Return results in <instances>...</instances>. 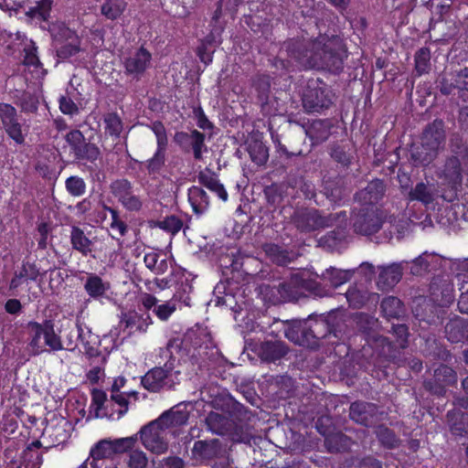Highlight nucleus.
I'll return each mask as SVG.
<instances>
[{
	"instance_id": "obj_1",
	"label": "nucleus",
	"mask_w": 468,
	"mask_h": 468,
	"mask_svg": "<svg viewBox=\"0 0 468 468\" xmlns=\"http://www.w3.org/2000/svg\"><path fill=\"white\" fill-rule=\"evenodd\" d=\"M186 420V415H179L176 410L162 414L141 429L139 434L144 447L157 455L165 453L168 449V436L174 433L173 428Z\"/></svg>"
},
{
	"instance_id": "obj_2",
	"label": "nucleus",
	"mask_w": 468,
	"mask_h": 468,
	"mask_svg": "<svg viewBox=\"0 0 468 468\" xmlns=\"http://www.w3.org/2000/svg\"><path fill=\"white\" fill-rule=\"evenodd\" d=\"M48 31L54 41L61 44L58 49V55L62 58L72 57L81 50L88 49L86 43L64 21L52 22L48 27Z\"/></svg>"
},
{
	"instance_id": "obj_3",
	"label": "nucleus",
	"mask_w": 468,
	"mask_h": 468,
	"mask_svg": "<svg viewBox=\"0 0 468 468\" xmlns=\"http://www.w3.org/2000/svg\"><path fill=\"white\" fill-rule=\"evenodd\" d=\"M90 408L94 411L97 418H109L112 420H119L128 410V403L131 398L136 399V392L132 393H113L112 394V402L117 404L116 411L109 410V400L106 394L99 389H93L91 394Z\"/></svg>"
},
{
	"instance_id": "obj_4",
	"label": "nucleus",
	"mask_w": 468,
	"mask_h": 468,
	"mask_svg": "<svg viewBox=\"0 0 468 468\" xmlns=\"http://www.w3.org/2000/svg\"><path fill=\"white\" fill-rule=\"evenodd\" d=\"M30 336L29 347L35 355L44 352L46 346L53 350H60L62 345L59 336L54 332L52 324L45 321L43 324L31 322L27 325Z\"/></svg>"
},
{
	"instance_id": "obj_5",
	"label": "nucleus",
	"mask_w": 468,
	"mask_h": 468,
	"mask_svg": "<svg viewBox=\"0 0 468 468\" xmlns=\"http://www.w3.org/2000/svg\"><path fill=\"white\" fill-rule=\"evenodd\" d=\"M444 134L441 122H435L423 133L421 148L412 152V158L418 165H427L437 155Z\"/></svg>"
},
{
	"instance_id": "obj_6",
	"label": "nucleus",
	"mask_w": 468,
	"mask_h": 468,
	"mask_svg": "<svg viewBox=\"0 0 468 468\" xmlns=\"http://www.w3.org/2000/svg\"><path fill=\"white\" fill-rule=\"evenodd\" d=\"M180 373L173 360L165 364V367H155L148 371L142 378V385L147 390L156 392L164 386L176 385L179 381Z\"/></svg>"
},
{
	"instance_id": "obj_7",
	"label": "nucleus",
	"mask_w": 468,
	"mask_h": 468,
	"mask_svg": "<svg viewBox=\"0 0 468 468\" xmlns=\"http://www.w3.org/2000/svg\"><path fill=\"white\" fill-rule=\"evenodd\" d=\"M69 438V425L67 420L60 419L55 425L48 424L42 434L41 441L33 442V446L39 448L45 444V447H53L65 442Z\"/></svg>"
},
{
	"instance_id": "obj_8",
	"label": "nucleus",
	"mask_w": 468,
	"mask_h": 468,
	"mask_svg": "<svg viewBox=\"0 0 468 468\" xmlns=\"http://www.w3.org/2000/svg\"><path fill=\"white\" fill-rule=\"evenodd\" d=\"M332 97L331 90L324 85L310 86L303 97V107L308 112H319L332 103Z\"/></svg>"
},
{
	"instance_id": "obj_9",
	"label": "nucleus",
	"mask_w": 468,
	"mask_h": 468,
	"mask_svg": "<svg viewBox=\"0 0 468 468\" xmlns=\"http://www.w3.org/2000/svg\"><path fill=\"white\" fill-rule=\"evenodd\" d=\"M0 120L6 133L16 143L22 144L25 135L16 118V109L7 103H0Z\"/></svg>"
},
{
	"instance_id": "obj_10",
	"label": "nucleus",
	"mask_w": 468,
	"mask_h": 468,
	"mask_svg": "<svg viewBox=\"0 0 468 468\" xmlns=\"http://www.w3.org/2000/svg\"><path fill=\"white\" fill-rule=\"evenodd\" d=\"M116 335L112 332L110 335H104L101 340H99L98 335L91 334L90 331L84 332L82 329L80 330L79 336L86 354L90 356H94L100 354L99 346H102L106 352H110L116 347V340L113 336Z\"/></svg>"
},
{
	"instance_id": "obj_11",
	"label": "nucleus",
	"mask_w": 468,
	"mask_h": 468,
	"mask_svg": "<svg viewBox=\"0 0 468 468\" xmlns=\"http://www.w3.org/2000/svg\"><path fill=\"white\" fill-rule=\"evenodd\" d=\"M114 196L122 204L130 210H137L142 206V201L133 190L127 180H119L112 185Z\"/></svg>"
},
{
	"instance_id": "obj_12",
	"label": "nucleus",
	"mask_w": 468,
	"mask_h": 468,
	"mask_svg": "<svg viewBox=\"0 0 468 468\" xmlns=\"http://www.w3.org/2000/svg\"><path fill=\"white\" fill-rule=\"evenodd\" d=\"M151 63V54L144 48H139L130 53L125 60V69L133 75L142 74Z\"/></svg>"
},
{
	"instance_id": "obj_13",
	"label": "nucleus",
	"mask_w": 468,
	"mask_h": 468,
	"mask_svg": "<svg viewBox=\"0 0 468 468\" xmlns=\"http://www.w3.org/2000/svg\"><path fill=\"white\" fill-rule=\"evenodd\" d=\"M37 449L32 443L24 451L19 462L12 463L9 468H40L42 460Z\"/></svg>"
},
{
	"instance_id": "obj_14",
	"label": "nucleus",
	"mask_w": 468,
	"mask_h": 468,
	"mask_svg": "<svg viewBox=\"0 0 468 468\" xmlns=\"http://www.w3.org/2000/svg\"><path fill=\"white\" fill-rule=\"evenodd\" d=\"M305 274H306L305 271L297 272L292 278L291 283L292 284V286H291V284L288 286L282 284L281 286L280 293H281V296L284 300H291V299L294 298L296 296V294L298 293V291H297L298 288H304L307 290L313 289L312 285L309 284L307 282V281L303 278V276Z\"/></svg>"
},
{
	"instance_id": "obj_15",
	"label": "nucleus",
	"mask_w": 468,
	"mask_h": 468,
	"mask_svg": "<svg viewBox=\"0 0 468 468\" xmlns=\"http://www.w3.org/2000/svg\"><path fill=\"white\" fill-rule=\"evenodd\" d=\"M403 263H392L384 267L379 274L378 282L384 287H390L397 283L402 275Z\"/></svg>"
},
{
	"instance_id": "obj_16",
	"label": "nucleus",
	"mask_w": 468,
	"mask_h": 468,
	"mask_svg": "<svg viewBox=\"0 0 468 468\" xmlns=\"http://www.w3.org/2000/svg\"><path fill=\"white\" fill-rule=\"evenodd\" d=\"M85 290L90 297L101 298L107 296L110 284L103 282L99 276L90 275L85 283Z\"/></svg>"
},
{
	"instance_id": "obj_17",
	"label": "nucleus",
	"mask_w": 468,
	"mask_h": 468,
	"mask_svg": "<svg viewBox=\"0 0 468 468\" xmlns=\"http://www.w3.org/2000/svg\"><path fill=\"white\" fill-rule=\"evenodd\" d=\"M353 271L351 270H338L335 268L326 269L323 273L324 281L330 282L332 287L336 288L351 279Z\"/></svg>"
},
{
	"instance_id": "obj_18",
	"label": "nucleus",
	"mask_w": 468,
	"mask_h": 468,
	"mask_svg": "<svg viewBox=\"0 0 468 468\" xmlns=\"http://www.w3.org/2000/svg\"><path fill=\"white\" fill-rule=\"evenodd\" d=\"M209 341V335L204 330L191 329L186 334L183 339V345L186 348L193 346L194 349H197L203 345L207 346Z\"/></svg>"
},
{
	"instance_id": "obj_19",
	"label": "nucleus",
	"mask_w": 468,
	"mask_h": 468,
	"mask_svg": "<svg viewBox=\"0 0 468 468\" xmlns=\"http://www.w3.org/2000/svg\"><path fill=\"white\" fill-rule=\"evenodd\" d=\"M145 266L155 274H163L168 270L169 262L166 259L160 260V254L150 251L144 258Z\"/></svg>"
},
{
	"instance_id": "obj_20",
	"label": "nucleus",
	"mask_w": 468,
	"mask_h": 468,
	"mask_svg": "<svg viewBox=\"0 0 468 468\" xmlns=\"http://www.w3.org/2000/svg\"><path fill=\"white\" fill-rule=\"evenodd\" d=\"M380 228L379 219L374 215H368L355 222V229L363 235H371Z\"/></svg>"
},
{
	"instance_id": "obj_21",
	"label": "nucleus",
	"mask_w": 468,
	"mask_h": 468,
	"mask_svg": "<svg viewBox=\"0 0 468 468\" xmlns=\"http://www.w3.org/2000/svg\"><path fill=\"white\" fill-rule=\"evenodd\" d=\"M114 449L112 441L103 440L90 450V454L93 461L110 458L116 453Z\"/></svg>"
},
{
	"instance_id": "obj_22",
	"label": "nucleus",
	"mask_w": 468,
	"mask_h": 468,
	"mask_svg": "<svg viewBox=\"0 0 468 468\" xmlns=\"http://www.w3.org/2000/svg\"><path fill=\"white\" fill-rule=\"evenodd\" d=\"M126 7L124 0H106L101 6V13L109 19L120 16Z\"/></svg>"
},
{
	"instance_id": "obj_23",
	"label": "nucleus",
	"mask_w": 468,
	"mask_h": 468,
	"mask_svg": "<svg viewBox=\"0 0 468 468\" xmlns=\"http://www.w3.org/2000/svg\"><path fill=\"white\" fill-rule=\"evenodd\" d=\"M381 309L386 316L396 317L402 313V303L396 297H387L381 303Z\"/></svg>"
},
{
	"instance_id": "obj_24",
	"label": "nucleus",
	"mask_w": 468,
	"mask_h": 468,
	"mask_svg": "<svg viewBox=\"0 0 468 468\" xmlns=\"http://www.w3.org/2000/svg\"><path fill=\"white\" fill-rule=\"evenodd\" d=\"M105 133L111 136L118 137L122 130L120 117L115 113H109L104 118Z\"/></svg>"
},
{
	"instance_id": "obj_25",
	"label": "nucleus",
	"mask_w": 468,
	"mask_h": 468,
	"mask_svg": "<svg viewBox=\"0 0 468 468\" xmlns=\"http://www.w3.org/2000/svg\"><path fill=\"white\" fill-rule=\"evenodd\" d=\"M71 242L74 249L83 254H87L90 251V241L85 237L83 232L78 229H74L71 232Z\"/></svg>"
},
{
	"instance_id": "obj_26",
	"label": "nucleus",
	"mask_w": 468,
	"mask_h": 468,
	"mask_svg": "<svg viewBox=\"0 0 468 468\" xmlns=\"http://www.w3.org/2000/svg\"><path fill=\"white\" fill-rule=\"evenodd\" d=\"M249 153L253 160L258 165L264 164L268 159V150L261 142H255L249 146Z\"/></svg>"
},
{
	"instance_id": "obj_27",
	"label": "nucleus",
	"mask_w": 468,
	"mask_h": 468,
	"mask_svg": "<svg viewBox=\"0 0 468 468\" xmlns=\"http://www.w3.org/2000/svg\"><path fill=\"white\" fill-rule=\"evenodd\" d=\"M338 43V38L332 37L327 38L325 37H321L319 39L315 40L313 45V48L314 49V54L317 56H321V52L325 56L327 53H331L333 51V48Z\"/></svg>"
},
{
	"instance_id": "obj_28",
	"label": "nucleus",
	"mask_w": 468,
	"mask_h": 468,
	"mask_svg": "<svg viewBox=\"0 0 468 468\" xmlns=\"http://www.w3.org/2000/svg\"><path fill=\"white\" fill-rule=\"evenodd\" d=\"M430 51L427 48L420 49L415 56V69L419 75L428 72L430 69Z\"/></svg>"
},
{
	"instance_id": "obj_29",
	"label": "nucleus",
	"mask_w": 468,
	"mask_h": 468,
	"mask_svg": "<svg viewBox=\"0 0 468 468\" xmlns=\"http://www.w3.org/2000/svg\"><path fill=\"white\" fill-rule=\"evenodd\" d=\"M384 193V186L380 180L372 181L366 190L362 192L360 195H369V197L367 199L364 197L365 202L373 203L378 199L380 196Z\"/></svg>"
},
{
	"instance_id": "obj_30",
	"label": "nucleus",
	"mask_w": 468,
	"mask_h": 468,
	"mask_svg": "<svg viewBox=\"0 0 468 468\" xmlns=\"http://www.w3.org/2000/svg\"><path fill=\"white\" fill-rule=\"evenodd\" d=\"M53 5V0H40L37 3L36 6L30 9L31 14L34 16L39 17L44 21H47L49 17V14Z\"/></svg>"
},
{
	"instance_id": "obj_31",
	"label": "nucleus",
	"mask_w": 468,
	"mask_h": 468,
	"mask_svg": "<svg viewBox=\"0 0 468 468\" xmlns=\"http://www.w3.org/2000/svg\"><path fill=\"white\" fill-rule=\"evenodd\" d=\"M191 144L194 155L197 159H200L207 147L204 144V135L197 131H193L190 135Z\"/></svg>"
},
{
	"instance_id": "obj_32",
	"label": "nucleus",
	"mask_w": 468,
	"mask_h": 468,
	"mask_svg": "<svg viewBox=\"0 0 468 468\" xmlns=\"http://www.w3.org/2000/svg\"><path fill=\"white\" fill-rule=\"evenodd\" d=\"M203 183L209 190L214 192L221 200L226 201L228 199L227 191L225 190L223 185H221L217 178L209 177L206 179L203 177Z\"/></svg>"
},
{
	"instance_id": "obj_33",
	"label": "nucleus",
	"mask_w": 468,
	"mask_h": 468,
	"mask_svg": "<svg viewBox=\"0 0 468 468\" xmlns=\"http://www.w3.org/2000/svg\"><path fill=\"white\" fill-rule=\"evenodd\" d=\"M165 146H157L154 155L148 161L147 164V168L150 171H158L165 164Z\"/></svg>"
},
{
	"instance_id": "obj_34",
	"label": "nucleus",
	"mask_w": 468,
	"mask_h": 468,
	"mask_svg": "<svg viewBox=\"0 0 468 468\" xmlns=\"http://www.w3.org/2000/svg\"><path fill=\"white\" fill-rule=\"evenodd\" d=\"M68 191L76 197L81 196L85 192L84 181L77 176H71L66 181Z\"/></svg>"
},
{
	"instance_id": "obj_35",
	"label": "nucleus",
	"mask_w": 468,
	"mask_h": 468,
	"mask_svg": "<svg viewBox=\"0 0 468 468\" xmlns=\"http://www.w3.org/2000/svg\"><path fill=\"white\" fill-rule=\"evenodd\" d=\"M176 304L174 301H168L158 304L155 309H154V313L157 315V317L161 320H166L170 317V315L176 311Z\"/></svg>"
},
{
	"instance_id": "obj_36",
	"label": "nucleus",
	"mask_w": 468,
	"mask_h": 468,
	"mask_svg": "<svg viewBox=\"0 0 468 468\" xmlns=\"http://www.w3.org/2000/svg\"><path fill=\"white\" fill-rule=\"evenodd\" d=\"M158 225L161 229L172 234L177 233L182 229L181 220L175 216L165 218V219L161 220Z\"/></svg>"
},
{
	"instance_id": "obj_37",
	"label": "nucleus",
	"mask_w": 468,
	"mask_h": 468,
	"mask_svg": "<svg viewBox=\"0 0 468 468\" xmlns=\"http://www.w3.org/2000/svg\"><path fill=\"white\" fill-rule=\"evenodd\" d=\"M137 441V436H130L125 438H121L112 441L114 450L116 453L123 452L129 449H132L135 442Z\"/></svg>"
},
{
	"instance_id": "obj_38",
	"label": "nucleus",
	"mask_w": 468,
	"mask_h": 468,
	"mask_svg": "<svg viewBox=\"0 0 468 468\" xmlns=\"http://www.w3.org/2000/svg\"><path fill=\"white\" fill-rule=\"evenodd\" d=\"M367 408H371L369 405L363 403H353L350 407V417L356 422H365L367 417L364 416L367 412Z\"/></svg>"
},
{
	"instance_id": "obj_39",
	"label": "nucleus",
	"mask_w": 468,
	"mask_h": 468,
	"mask_svg": "<svg viewBox=\"0 0 468 468\" xmlns=\"http://www.w3.org/2000/svg\"><path fill=\"white\" fill-rule=\"evenodd\" d=\"M147 458L142 451H134L130 454L128 466L129 468H145Z\"/></svg>"
},
{
	"instance_id": "obj_40",
	"label": "nucleus",
	"mask_w": 468,
	"mask_h": 468,
	"mask_svg": "<svg viewBox=\"0 0 468 468\" xmlns=\"http://www.w3.org/2000/svg\"><path fill=\"white\" fill-rule=\"evenodd\" d=\"M346 297L347 302L354 308H360L365 303V294L356 289H350L346 292Z\"/></svg>"
},
{
	"instance_id": "obj_41",
	"label": "nucleus",
	"mask_w": 468,
	"mask_h": 468,
	"mask_svg": "<svg viewBox=\"0 0 468 468\" xmlns=\"http://www.w3.org/2000/svg\"><path fill=\"white\" fill-rule=\"evenodd\" d=\"M455 88L460 91H463L462 96L468 98V69H465L457 75Z\"/></svg>"
},
{
	"instance_id": "obj_42",
	"label": "nucleus",
	"mask_w": 468,
	"mask_h": 468,
	"mask_svg": "<svg viewBox=\"0 0 468 468\" xmlns=\"http://www.w3.org/2000/svg\"><path fill=\"white\" fill-rule=\"evenodd\" d=\"M152 130L156 136L157 146L166 147L167 138L164 125L161 122H154Z\"/></svg>"
},
{
	"instance_id": "obj_43",
	"label": "nucleus",
	"mask_w": 468,
	"mask_h": 468,
	"mask_svg": "<svg viewBox=\"0 0 468 468\" xmlns=\"http://www.w3.org/2000/svg\"><path fill=\"white\" fill-rule=\"evenodd\" d=\"M66 140L72 145L76 153L80 151V144H82L83 136L80 131L69 132L66 136Z\"/></svg>"
},
{
	"instance_id": "obj_44",
	"label": "nucleus",
	"mask_w": 468,
	"mask_h": 468,
	"mask_svg": "<svg viewBox=\"0 0 468 468\" xmlns=\"http://www.w3.org/2000/svg\"><path fill=\"white\" fill-rule=\"evenodd\" d=\"M112 221L111 223V230L112 233V236L119 235L123 236L126 232V225L120 220L114 211H112Z\"/></svg>"
},
{
	"instance_id": "obj_45",
	"label": "nucleus",
	"mask_w": 468,
	"mask_h": 468,
	"mask_svg": "<svg viewBox=\"0 0 468 468\" xmlns=\"http://www.w3.org/2000/svg\"><path fill=\"white\" fill-rule=\"evenodd\" d=\"M59 108L65 114H73L78 111V108L73 101L67 97H61L59 101Z\"/></svg>"
},
{
	"instance_id": "obj_46",
	"label": "nucleus",
	"mask_w": 468,
	"mask_h": 468,
	"mask_svg": "<svg viewBox=\"0 0 468 468\" xmlns=\"http://www.w3.org/2000/svg\"><path fill=\"white\" fill-rule=\"evenodd\" d=\"M285 336L295 344H298L300 346L305 345L304 339L300 335V330L298 326H292L288 328L285 331Z\"/></svg>"
},
{
	"instance_id": "obj_47",
	"label": "nucleus",
	"mask_w": 468,
	"mask_h": 468,
	"mask_svg": "<svg viewBox=\"0 0 468 468\" xmlns=\"http://www.w3.org/2000/svg\"><path fill=\"white\" fill-rule=\"evenodd\" d=\"M378 436L383 444L388 447H393L395 445V437L388 429H379Z\"/></svg>"
},
{
	"instance_id": "obj_48",
	"label": "nucleus",
	"mask_w": 468,
	"mask_h": 468,
	"mask_svg": "<svg viewBox=\"0 0 468 468\" xmlns=\"http://www.w3.org/2000/svg\"><path fill=\"white\" fill-rule=\"evenodd\" d=\"M86 377L91 384L98 383L104 378V370L100 367H94L88 371Z\"/></svg>"
},
{
	"instance_id": "obj_49",
	"label": "nucleus",
	"mask_w": 468,
	"mask_h": 468,
	"mask_svg": "<svg viewBox=\"0 0 468 468\" xmlns=\"http://www.w3.org/2000/svg\"><path fill=\"white\" fill-rule=\"evenodd\" d=\"M194 113L197 119V124L200 129L207 130L212 127L211 122L207 120L201 109L195 110Z\"/></svg>"
},
{
	"instance_id": "obj_50",
	"label": "nucleus",
	"mask_w": 468,
	"mask_h": 468,
	"mask_svg": "<svg viewBox=\"0 0 468 468\" xmlns=\"http://www.w3.org/2000/svg\"><path fill=\"white\" fill-rule=\"evenodd\" d=\"M76 154L82 157H86L89 160H95L99 156V149L95 145L86 144L84 146L83 154L81 153V150L78 151Z\"/></svg>"
},
{
	"instance_id": "obj_51",
	"label": "nucleus",
	"mask_w": 468,
	"mask_h": 468,
	"mask_svg": "<svg viewBox=\"0 0 468 468\" xmlns=\"http://www.w3.org/2000/svg\"><path fill=\"white\" fill-rule=\"evenodd\" d=\"M428 268V263L422 256L419 257L412 262L411 271L414 274H420Z\"/></svg>"
},
{
	"instance_id": "obj_52",
	"label": "nucleus",
	"mask_w": 468,
	"mask_h": 468,
	"mask_svg": "<svg viewBox=\"0 0 468 468\" xmlns=\"http://www.w3.org/2000/svg\"><path fill=\"white\" fill-rule=\"evenodd\" d=\"M197 198H200L201 201H206V193L200 189L199 187H193L189 191V200L191 202L197 201Z\"/></svg>"
},
{
	"instance_id": "obj_53",
	"label": "nucleus",
	"mask_w": 468,
	"mask_h": 468,
	"mask_svg": "<svg viewBox=\"0 0 468 468\" xmlns=\"http://www.w3.org/2000/svg\"><path fill=\"white\" fill-rule=\"evenodd\" d=\"M5 311L9 314H16L21 309V303L18 300L10 299L5 303Z\"/></svg>"
},
{
	"instance_id": "obj_54",
	"label": "nucleus",
	"mask_w": 468,
	"mask_h": 468,
	"mask_svg": "<svg viewBox=\"0 0 468 468\" xmlns=\"http://www.w3.org/2000/svg\"><path fill=\"white\" fill-rule=\"evenodd\" d=\"M126 382V379L123 377H118L113 380L112 386V394L113 393H121L120 389L124 387ZM133 391H130L129 393H132ZM127 394L128 392H124Z\"/></svg>"
},
{
	"instance_id": "obj_55",
	"label": "nucleus",
	"mask_w": 468,
	"mask_h": 468,
	"mask_svg": "<svg viewBox=\"0 0 468 468\" xmlns=\"http://www.w3.org/2000/svg\"><path fill=\"white\" fill-rule=\"evenodd\" d=\"M143 304L146 309H155L157 304V299L151 295V294H145L142 299Z\"/></svg>"
},
{
	"instance_id": "obj_56",
	"label": "nucleus",
	"mask_w": 468,
	"mask_h": 468,
	"mask_svg": "<svg viewBox=\"0 0 468 468\" xmlns=\"http://www.w3.org/2000/svg\"><path fill=\"white\" fill-rule=\"evenodd\" d=\"M135 319H137V314H130L128 315H125V317L122 321V322H125L127 327H131V332L133 331V324L135 321Z\"/></svg>"
},
{
	"instance_id": "obj_57",
	"label": "nucleus",
	"mask_w": 468,
	"mask_h": 468,
	"mask_svg": "<svg viewBox=\"0 0 468 468\" xmlns=\"http://www.w3.org/2000/svg\"><path fill=\"white\" fill-rule=\"evenodd\" d=\"M23 281H24L23 275H16V277H14L11 280L10 288L16 289L17 287H19L22 284Z\"/></svg>"
},
{
	"instance_id": "obj_58",
	"label": "nucleus",
	"mask_w": 468,
	"mask_h": 468,
	"mask_svg": "<svg viewBox=\"0 0 468 468\" xmlns=\"http://www.w3.org/2000/svg\"><path fill=\"white\" fill-rule=\"evenodd\" d=\"M277 248H270V250H268V253L271 254V256L273 258V261H275L277 263L279 264H285L286 263V261L283 257H280V256H276L275 253L271 252L272 250H276Z\"/></svg>"
},
{
	"instance_id": "obj_59",
	"label": "nucleus",
	"mask_w": 468,
	"mask_h": 468,
	"mask_svg": "<svg viewBox=\"0 0 468 468\" xmlns=\"http://www.w3.org/2000/svg\"><path fill=\"white\" fill-rule=\"evenodd\" d=\"M439 371L440 372H443L444 374L449 375V378H450L449 380H448L449 382L450 381L455 382V380H456L455 375H454L453 371L451 368L443 367L440 368Z\"/></svg>"
},
{
	"instance_id": "obj_60",
	"label": "nucleus",
	"mask_w": 468,
	"mask_h": 468,
	"mask_svg": "<svg viewBox=\"0 0 468 468\" xmlns=\"http://www.w3.org/2000/svg\"><path fill=\"white\" fill-rule=\"evenodd\" d=\"M394 331L401 338L407 335V327L403 324H399V325H397L396 327H394Z\"/></svg>"
},
{
	"instance_id": "obj_61",
	"label": "nucleus",
	"mask_w": 468,
	"mask_h": 468,
	"mask_svg": "<svg viewBox=\"0 0 468 468\" xmlns=\"http://www.w3.org/2000/svg\"><path fill=\"white\" fill-rule=\"evenodd\" d=\"M198 56H199L200 59H201L204 63H206V64H208V63H209V62H211V60H212L211 54H210V53H207V54L203 53V52L201 51V49H199V50H198Z\"/></svg>"
},
{
	"instance_id": "obj_62",
	"label": "nucleus",
	"mask_w": 468,
	"mask_h": 468,
	"mask_svg": "<svg viewBox=\"0 0 468 468\" xmlns=\"http://www.w3.org/2000/svg\"><path fill=\"white\" fill-rule=\"evenodd\" d=\"M464 117H468V108L463 109L460 113V118L462 122H465Z\"/></svg>"
},
{
	"instance_id": "obj_63",
	"label": "nucleus",
	"mask_w": 468,
	"mask_h": 468,
	"mask_svg": "<svg viewBox=\"0 0 468 468\" xmlns=\"http://www.w3.org/2000/svg\"><path fill=\"white\" fill-rule=\"evenodd\" d=\"M118 409L117 404L115 402H112V399L109 400V410L116 411Z\"/></svg>"
},
{
	"instance_id": "obj_64",
	"label": "nucleus",
	"mask_w": 468,
	"mask_h": 468,
	"mask_svg": "<svg viewBox=\"0 0 468 468\" xmlns=\"http://www.w3.org/2000/svg\"><path fill=\"white\" fill-rule=\"evenodd\" d=\"M441 90L443 93H451L452 92V88L448 87L446 83H442Z\"/></svg>"
}]
</instances>
